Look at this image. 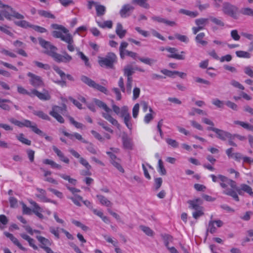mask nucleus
<instances>
[{
  "instance_id": "nucleus-52",
  "label": "nucleus",
  "mask_w": 253,
  "mask_h": 253,
  "mask_svg": "<svg viewBox=\"0 0 253 253\" xmlns=\"http://www.w3.org/2000/svg\"><path fill=\"white\" fill-rule=\"evenodd\" d=\"M33 63L39 68L43 69L45 70H49L50 69V66L47 64H43L37 61H34Z\"/></svg>"
},
{
  "instance_id": "nucleus-53",
  "label": "nucleus",
  "mask_w": 253,
  "mask_h": 253,
  "mask_svg": "<svg viewBox=\"0 0 253 253\" xmlns=\"http://www.w3.org/2000/svg\"><path fill=\"white\" fill-rule=\"evenodd\" d=\"M240 12L245 15L253 16V9L251 8H243L241 9Z\"/></svg>"
},
{
  "instance_id": "nucleus-41",
  "label": "nucleus",
  "mask_w": 253,
  "mask_h": 253,
  "mask_svg": "<svg viewBox=\"0 0 253 253\" xmlns=\"http://www.w3.org/2000/svg\"><path fill=\"white\" fill-rule=\"evenodd\" d=\"M158 171L162 175L167 174V170L164 166L163 161L161 159L158 161Z\"/></svg>"
},
{
  "instance_id": "nucleus-9",
  "label": "nucleus",
  "mask_w": 253,
  "mask_h": 253,
  "mask_svg": "<svg viewBox=\"0 0 253 253\" xmlns=\"http://www.w3.org/2000/svg\"><path fill=\"white\" fill-rule=\"evenodd\" d=\"M49 56L58 63H68L72 60V57L66 52H64L63 55L56 53V51L49 53Z\"/></svg>"
},
{
  "instance_id": "nucleus-33",
  "label": "nucleus",
  "mask_w": 253,
  "mask_h": 253,
  "mask_svg": "<svg viewBox=\"0 0 253 253\" xmlns=\"http://www.w3.org/2000/svg\"><path fill=\"white\" fill-rule=\"evenodd\" d=\"M205 36V34L204 33H200L198 34L195 38L196 42L203 46L206 45L208 44V42L206 41L203 40Z\"/></svg>"
},
{
  "instance_id": "nucleus-17",
  "label": "nucleus",
  "mask_w": 253,
  "mask_h": 253,
  "mask_svg": "<svg viewBox=\"0 0 253 253\" xmlns=\"http://www.w3.org/2000/svg\"><path fill=\"white\" fill-rule=\"evenodd\" d=\"M134 9V7L130 4H124L120 11V16L122 18H126L128 17Z\"/></svg>"
},
{
  "instance_id": "nucleus-28",
  "label": "nucleus",
  "mask_w": 253,
  "mask_h": 253,
  "mask_svg": "<svg viewBox=\"0 0 253 253\" xmlns=\"http://www.w3.org/2000/svg\"><path fill=\"white\" fill-rule=\"evenodd\" d=\"M96 197L101 205H104L108 207H111L112 206V203L105 196L102 195H97Z\"/></svg>"
},
{
  "instance_id": "nucleus-22",
  "label": "nucleus",
  "mask_w": 253,
  "mask_h": 253,
  "mask_svg": "<svg viewBox=\"0 0 253 253\" xmlns=\"http://www.w3.org/2000/svg\"><path fill=\"white\" fill-rule=\"evenodd\" d=\"M52 149L61 161L66 164L69 163V159L67 157H65L64 154L57 147L55 146H53Z\"/></svg>"
},
{
  "instance_id": "nucleus-45",
  "label": "nucleus",
  "mask_w": 253,
  "mask_h": 253,
  "mask_svg": "<svg viewBox=\"0 0 253 253\" xmlns=\"http://www.w3.org/2000/svg\"><path fill=\"white\" fill-rule=\"evenodd\" d=\"M128 43L126 42H122L120 46L119 50L121 58L123 59L125 57V52L127 47Z\"/></svg>"
},
{
  "instance_id": "nucleus-23",
  "label": "nucleus",
  "mask_w": 253,
  "mask_h": 253,
  "mask_svg": "<svg viewBox=\"0 0 253 253\" xmlns=\"http://www.w3.org/2000/svg\"><path fill=\"white\" fill-rule=\"evenodd\" d=\"M62 133L64 135L67 137H68L70 139H73V137H75L77 139L81 141L83 143H87V141L84 139L82 136L78 133L75 132L73 134H70L65 131H63Z\"/></svg>"
},
{
  "instance_id": "nucleus-64",
  "label": "nucleus",
  "mask_w": 253,
  "mask_h": 253,
  "mask_svg": "<svg viewBox=\"0 0 253 253\" xmlns=\"http://www.w3.org/2000/svg\"><path fill=\"white\" fill-rule=\"evenodd\" d=\"M225 104L229 108H231L234 111H237L238 109V105L235 104V103L231 102L230 101H227L225 103Z\"/></svg>"
},
{
  "instance_id": "nucleus-62",
  "label": "nucleus",
  "mask_w": 253,
  "mask_h": 253,
  "mask_svg": "<svg viewBox=\"0 0 253 253\" xmlns=\"http://www.w3.org/2000/svg\"><path fill=\"white\" fill-rule=\"evenodd\" d=\"M195 113H197L198 114H202L203 115H206V113L203 111L202 110H201L200 109L193 108L192 109V111L189 113V115L190 116H194L195 115Z\"/></svg>"
},
{
  "instance_id": "nucleus-50",
  "label": "nucleus",
  "mask_w": 253,
  "mask_h": 253,
  "mask_svg": "<svg viewBox=\"0 0 253 253\" xmlns=\"http://www.w3.org/2000/svg\"><path fill=\"white\" fill-rule=\"evenodd\" d=\"M140 228L147 236H153L154 235L153 231L152 230H151L149 227L144 226V225H141V226H140Z\"/></svg>"
},
{
  "instance_id": "nucleus-5",
  "label": "nucleus",
  "mask_w": 253,
  "mask_h": 253,
  "mask_svg": "<svg viewBox=\"0 0 253 253\" xmlns=\"http://www.w3.org/2000/svg\"><path fill=\"white\" fill-rule=\"evenodd\" d=\"M81 80L89 86L95 88L105 94H108V91L106 87L96 84L94 81L92 80L87 76L82 75L81 77Z\"/></svg>"
},
{
  "instance_id": "nucleus-49",
  "label": "nucleus",
  "mask_w": 253,
  "mask_h": 253,
  "mask_svg": "<svg viewBox=\"0 0 253 253\" xmlns=\"http://www.w3.org/2000/svg\"><path fill=\"white\" fill-rule=\"evenodd\" d=\"M57 175H58L59 176L62 177L63 179L68 180L69 182L71 183L72 184L75 185L77 183V180L75 179H73L71 178L69 176L64 174H61V173H58Z\"/></svg>"
},
{
  "instance_id": "nucleus-20",
  "label": "nucleus",
  "mask_w": 253,
  "mask_h": 253,
  "mask_svg": "<svg viewBox=\"0 0 253 253\" xmlns=\"http://www.w3.org/2000/svg\"><path fill=\"white\" fill-rule=\"evenodd\" d=\"M29 202L33 207V209L32 210L33 212L40 218L42 219L43 218V215L41 213L42 211V209L35 201L30 200Z\"/></svg>"
},
{
  "instance_id": "nucleus-63",
  "label": "nucleus",
  "mask_w": 253,
  "mask_h": 253,
  "mask_svg": "<svg viewBox=\"0 0 253 253\" xmlns=\"http://www.w3.org/2000/svg\"><path fill=\"white\" fill-rule=\"evenodd\" d=\"M210 19L215 24L218 25L221 27H223L224 26V23L220 19L214 17H210Z\"/></svg>"
},
{
  "instance_id": "nucleus-2",
  "label": "nucleus",
  "mask_w": 253,
  "mask_h": 253,
  "mask_svg": "<svg viewBox=\"0 0 253 253\" xmlns=\"http://www.w3.org/2000/svg\"><path fill=\"white\" fill-rule=\"evenodd\" d=\"M93 102L98 107L102 108L105 111V113H102V115L103 117L111 123L113 125L116 126L118 128H119L120 125L119 124L117 120L113 118L110 114L109 113L111 112V109L109 108L107 105L101 100H100L96 98L93 99Z\"/></svg>"
},
{
  "instance_id": "nucleus-35",
  "label": "nucleus",
  "mask_w": 253,
  "mask_h": 253,
  "mask_svg": "<svg viewBox=\"0 0 253 253\" xmlns=\"http://www.w3.org/2000/svg\"><path fill=\"white\" fill-rule=\"evenodd\" d=\"M234 123L236 125H239L242 126L243 128L251 131H253V126L251 125L248 123L240 121H235Z\"/></svg>"
},
{
  "instance_id": "nucleus-42",
  "label": "nucleus",
  "mask_w": 253,
  "mask_h": 253,
  "mask_svg": "<svg viewBox=\"0 0 253 253\" xmlns=\"http://www.w3.org/2000/svg\"><path fill=\"white\" fill-rule=\"evenodd\" d=\"M179 12L191 17H196L198 15V13L197 11H191L184 9H180Z\"/></svg>"
},
{
  "instance_id": "nucleus-6",
  "label": "nucleus",
  "mask_w": 253,
  "mask_h": 253,
  "mask_svg": "<svg viewBox=\"0 0 253 253\" xmlns=\"http://www.w3.org/2000/svg\"><path fill=\"white\" fill-rule=\"evenodd\" d=\"M2 8H6L7 10H4L1 11L3 16L8 20H11V17H13L17 19H23L24 16L16 11L11 7L8 5L5 4Z\"/></svg>"
},
{
  "instance_id": "nucleus-13",
  "label": "nucleus",
  "mask_w": 253,
  "mask_h": 253,
  "mask_svg": "<svg viewBox=\"0 0 253 253\" xmlns=\"http://www.w3.org/2000/svg\"><path fill=\"white\" fill-rule=\"evenodd\" d=\"M208 18H200L195 20V22L197 27L192 28V31L194 35H196L199 31L203 30L204 27L209 23Z\"/></svg>"
},
{
  "instance_id": "nucleus-43",
  "label": "nucleus",
  "mask_w": 253,
  "mask_h": 253,
  "mask_svg": "<svg viewBox=\"0 0 253 253\" xmlns=\"http://www.w3.org/2000/svg\"><path fill=\"white\" fill-rule=\"evenodd\" d=\"M15 24L20 27L23 28H32V24L26 20H21L19 21L15 22Z\"/></svg>"
},
{
  "instance_id": "nucleus-46",
  "label": "nucleus",
  "mask_w": 253,
  "mask_h": 253,
  "mask_svg": "<svg viewBox=\"0 0 253 253\" xmlns=\"http://www.w3.org/2000/svg\"><path fill=\"white\" fill-rule=\"evenodd\" d=\"M17 92L22 95H27L31 97L32 96V89L30 91H28L25 88L20 85L17 86Z\"/></svg>"
},
{
  "instance_id": "nucleus-29",
  "label": "nucleus",
  "mask_w": 253,
  "mask_h": 253,
  "mask_svg": "<svg viewBox=\"0 0 253 253\" xmlns=\"http://www.w3.org/2000/svg\"><path fill=\"white\" fill-rule=\"evenodd\" d=\"M122 139L124 147L127 149H132V143L131 139L126 135L123 136Z\"/></svg>"
},
{
  "instance_id": "nucleus-21",
  "label": "nucleus",
  "mask_w": 253,
  "mask_h": 253,
  "mask_svg": "<svg viewBox=\"0 0 253 253\" xmlns=\"http://www.w3.org/2000/svg\"><path fill=\"white\" fill-rule=\"evenodd\" d=\"M4 234L7 238H9L10 240L13 242V243L15 245L17 246L20 250L24 252L27 251V249L23 247L21 243L17 240V239L12 234L7 232H4Z\"/></svg>"
},
{
  "instance_id": "nucleus-25",
  "label": "nucleus",
  "mask_w": 253,
  "mask_h": 253,
  "mask_svg": "<svg viewBox=\"0 0 253 253\" xmlns=\"http://www.w3.org/2000/svg\"><path fill=\"white\" fill-rule=\"evenodd\" d=\"M63 41L68 43L67 49L71 52L75 50V45L74 44V40L71 35L68 36V38L63 39Z\"/></svg>"
},
{
  "instance_id": "nucleus-39",
  "label": "nucleus",
  "mask_w": 253,
  "mask_h": 253,
  "mask_svg": "<svg viewBox=\"0 0 253 253\" xmlns=\"http://www.w3.org/2000/svg\"><path fill=\"white\" fill-rule=\"evenodd\" d=\"M138 60L141 61V62L148 65L149 66H152L153 64L156 62V60L150 58H143V57H139L138 58Z\"/></svg>"
},
{
  "instance_id": "nucleus-37",
  "label": "nucleus",
  "mask_w": 253,
  "mask_h": 253,
  "mask_svg": "<svg viewBox=\"0 0 253 253\" xmlns=\"http://www.w3.org/2000/svg\"><path fill=\"white\" fill-rule=\"evenodd\" d=\"M33 113L35 116H37L42 119L48 121H49L50 120V117L47 114H45L42 111L34 110L33 111Z\"/></svg>"
},
{
  "instance_id": "nucleus-55",
  "label": "nucleus",
  "mask_w": 253,
  "mask_h": 253,
  "mask_svg": "<svg viewBox=\"0 0 253 253\" xmlns=\"http://www.w3.org/2000/svg\"><path fill=\"white\" fill-rule=\"evenodd\" d=\"M132 78H127V83L126 84V92L127 94H130L131 92V87L132 84Z\"/></svg>"
},
{
  "instance_id": "nucleus-44",
  "label": "nucleus",
  "mask_w": 253,
  "mask_h": 253,
  "mask_svg": "<svg viewBox=\"0 0 253 253\" xmlns=\"http://www.w3.org/2000/svg\"><path fill=\"white\" fill-rule=\"evenodd\" d=\"M17 139L22 143L27 145H31V141L25 138L24 135L23 133H20L18 135L16 136Z\"/></svg>"
},
{
  "instance_id": "nucleus-16",
  "label": "nucleus",
  "mask_w": 253,
  "mask_h": 253,
  "mask_svg": "<svg viewBox=\"0 0 253 253\" xmlns=\"http://www.w3.org/2000/svg\"><path fill=\"white\" fill-rule=\"evenodd\" d=\"M37 96L39 99L41 100H49L51 97L47 90L43 89L42 92H39L36 88L32 89V96L31 97Z\"/></svg>"
},
{
  "instance_id": "nucleus-38",
  "label": "nucleus",
  "mask_w": 253,
  "mask_h": 253,
  "mask_svg": "<svg viewBox=\"0 0 253 253\" xmlns=\"http://www.w3.org/2000/svg\"><path fill=\"white\" fill-rule=\"evenodd\" d=\"M97 25L99 27H100L101 28H111L113 26V23L112 21L111 20H108L104 22L103 23H102L101 22L98 21L97 20H96Z\"/></svg>"
},
{
  "instance_id": "nucleus-56",
  "label": "nucleus",
  "mask_w": 253,
  "mask_h": 253,
  "mask_svg": "<svg viewBox=\"0 0 253 253\" xmlns=\"http://www.w3.org/2000/svg\"><path fill=\"white\" fill-rule=\"evenodd\" d=\"M112 164L116 167L120 172H124V169L123 168V167L120 165V160L117 159V160H115L113 161H112L111 162Z\"/></svg>"
},
{
  "instance_id": "nucleus-31",
  "label": "nucleus",
  "mask_w": 253,
  "mask_h": 253,
  "mask_svg": "<svg viewBox=\"0 0 253 253\" xmlns=\"http://www.w3.org/2000/svg\"><path fill=\"white\" fill-rule=\"evenodd\" d=\"M95 10L97 16L101 17L105 14L106 12V7L103 5L97 3L95 5Z\"/></svg>"
},
{
  "instance_id": "nucleus-1",
  "label": "nucleus",
  "mask_w": 253,
  "mask_h": 253,
  "mask_svg": "<svg viewBox=\"0 0 253 253\" xmlns=\"http://www.w3.org/2000/svg\"><path fill=\"white\" fill-rule=\"evenodd\" d=\"M227 183L232 188L235 189V191L232 189L225 190L223 191V193L226 195L232 197L236 201L239 202L240 201L238 194L243 196L245 192L248 193L250 196L253 197L252 188L249 185L242 183L240 184L239 187H237L236 182L231 179H229Z\"/></svg>"
},
{
  "instance_id": "nucleus-15",
  "label": "nucleus",
  "mask_w": 253,
  "mask_h": 253,
  "mask_svg": "<svg viewBox=\"0 0 253 253\" xmlns=\"http://www.w3.org/2000/svg\"><path fill=\"white\" fill-rule=\"evenodd\" d=\"M38 40L40 44L45 49L44 53L49 56L50 53L57 50V48L52 45L50 42L44 40L42 38H39Z\"/></svg>"
},
{
  "instance_id": "nucleus-57",
  "label": "nucleus",
  "mask_w": 253,
  "mask_h": 253,
  "mask_svg": "<svg viewBox=\"0 0 253 253\" xmlns=\"http://www.w3.org/2000/svg\"><path fill=\"white\" fill-rule=\"evenodd\" d=\"M87 144L86 146V149L91 154H96L97 150L95 148L94 146L91 143L87 141V143H85Z\"/></svg>"
},
{
  "instance_id": "nucleus-60",
  "label": "nucleus",
  "mask_w": 253,
  "mask_h": 253,
  "mask_svg": "<svg viewBox=\"0 0 253 253\" xmlns=\"http://www.w3.org/2000/svg\"><path fill=\"white\" fill-rule=\"evenodd\" d=\"M78 54L79 56H80L82 60L84 62V64L86 66H90V63L88 61V58L83 53V52L81 51H79Z\"/></svg>"
},
{
  "instance_id": "nucleus-19",
  "label": "nucleus",
  "mask_w": 253,
  "mask_h": 253,
  "mask_svg": "<svg viewBox=\"0 0 253 253\" xmlns=\"http://www.w3.org/2000/svg\"><path fill=\"white\" fill-rule=\"evenodd\" d=\"M188 203L189 204V208L195 211L203 209V207L200 206L202 204V200L200 198L189 200L188 201Z\"/></svg>"
},
{
  "instance_id": "nucleus-34",
  "label": "nucleus",
  "mask_w": 253,
  "mask_h": 253,
  "mask_svg": "<svg viewBox=\"0 0 253 253\" xmlns=\"http://www.w3.org/2000/svg\"><path fill=\"white\" fill-rule=\"evenodd\" d=\"M38 14L42 17H43L44 18H51V19H55V16L52 14L50 12L43 10H39L38 11Z\"/></svg>"
},
{
  "instance_id": "nucleus-10",
  "label": "nucleus",
  "mask_w": 253,
  "mask_h": 253,
  "mask_svg": "<svg viewBox=\"0 0 253 253\" xmlns=\"http://www.w3.org/2000/svg\"><path fill=\"white\" fill-rule=\"evenodd\" d=\"M27 76L30 77L29 82L30 84L34 87L38 88L44 86L43 81L40 76L31 72H29Z\"/></svg>"
},
{
  "instance_id": "nucleus-51",
  "label": "nucleus",
  "mask_w": 253,
  "mask_h": 253,
  "mask_svg": "<svg viewBox=\"0 0 253 253\" xmlns=\"http://www.w3.org/2000/svg\"><path fill=\"white\" fill-rule=\"evenodd\" d=\"M236 54L238 57L240 58H250L251 57V54L250 53L242 50L237 51L236 52Z\"/></svg>"
},
{
  "instance_id": "nucleus-30",
  "label": "nucleus",
  "mask_w": 253,
  "mask_h": 253,
  "mask_svg": "<svg viewBox=\"0 0 253 253\" xmlns=\"http://www.w3.org/2000/svg\"><path fill=\"white\" fill-rule=\"evenodd\" d=\"M63 32L61 31H54L52 32V36L56 38H60L62 41L63 39L68 38L71 34L68 32L67 34H63Z\"/></svg>"
},
{
  "instance_id": "nucleus-32",
  "label": "nucleus",
  "mask_w": 253,
  "mask_h": 253,
  "mask_svg": "<svg viewBox=\"0 0 253 253\" xmlns=\"http://www.w3.org/2000/svg\"><path fill=\"white\" fill-rule=\"evenodd\" d=\"M37 190L40 193L39 194L37 195V197L41 199L44 202H49L50 200L47 198L45 196V191L42 189L37 188Z\"/></svg>"
},
{
  "instance_id": "nucleus-40",
  "label": "nucleus",
  "mask_w": 253,
  "mask_h": 253,
  "mask_svg": "<svg viewBox=\"0 0 253 253\" xmlns=\"http://www.w3.org/2000/svg\"><path fill=\"white\" fill-rule=\"evenodd\" d=\"M43 163L44 164L50 165L52 168H56L59 169H62V167L61 165L56 163L53 161L49 159L44 160Z\"/></svg>"
},
{
  "instance_id": "nucleus-12",
  "label": "nucleus",
  "mask_w": 253,
  "mask_h": 253,
  "mask_svg": "<svg viewBox=\"0 0 253 253\" xmlns=\"http://www.w3.org/2000/svg\"><path fill=\"white\" fill-rule=\"evenodd\" d=\"M207 130L214 132L217 135V138L222 141H225L228 138H231V133L230 132L217 128L208 127Z\"/></svg>"
},
{
  "instance_id": "nucleus-8",
  "label": "nucleus",
  "mask_w": 253,
  "mask_h": 253,
  "mask_svg": "<svg viewBox=\"0 0 253 253\" xmlns=\"http://www.w3.org/2000/svg\"><path fill=\"white\" fill-rule=\"evenodd\" d=\"M66 105L64 104H63L62 107L54 106L52 108V110L49 112V114L54 118L58 122L64 123V119L59 113H63L64 111H66Z\"/></svg>"
},
{
  "instance_id": "nucleus-24",
  "label": "nucleus",
  "mask_w": 253,
  "mask_h": 253,
  "mask_svg": "<svg viewBox=\"0 0 253 253\" xmlns=\"http://www.w3.org/2000/svg\"><path fill=\"white\" fill-rule=\"evenodd\" d=\"M152 19L154 21H157L159 23H163L166 24L167 25H169L170 26H173L176 25V23L174 21H169L159 16H153L152 17Z\"/></svg>"
},
{
  "instance_id": "nucleus-14",
  "label": "nucleus",
  "mask_w": 253,
  "mask_h": 253,
  "mask_svg": "<svg viewBox=\"0 0 253 253\" xmlns=\"http://www.w3.org/2000/svg\"><path fill=\"white\" fill-rule=\"evenodd\" d=\"M36 238L41 243L40 245L41 248L43 249L47 253H54L49 247L51 246V243L48 239L41 236H37Z\"/></svg>"
},
{
  "instance_id": "nucleus-36",
  "label": "nucleus",
  "mask_w": 253,
  "mask_h": 253,
  "mask_svg": "<svg viewBox=\"0 0 253 253\" xmlns=\"http://www.w3.org/2000/svg\"><path fill=\"white\" fill-rule=\"evenodd\" d=\"M134 68H133L131 66H127L125 67L124 69V75L126 76L127 78H132V75L134 73Z\"/></svg>"
},
{
  "instance_id": "nucleus-48",
  "label": "nucleus",
  "mask_w": 253,
  "mask_h": 253,
  "mask_svg": "<svg viewBox=\"0 0 253 253\" xmlns=\"http://www.w3.org/2000/svg\"><path fill=\"white\" fill-rule=\"evenodd\" d=\"M214 221L213 220H210L209 222L208 226L207 229V236L208 235V232L211 233H214L216 232V228L214 225Z\"/></svg>"
},
{
  "instance_id": "nucleus-47",
  "label": "nucleus",
  "mask_w": 253,
  "mask_h": 253,
  "mask_svg": "<svg viewBox=\"0 0 253 253\" xmlns=\"http://www.w3.org/2000/svg\"><path fill=\"white\" fill-rule=\"evenodd\" d=\"M73 202L78 206H81V202L83 201L82 197L78 195H75L74 197L69 198Z\"/></svg>"
},
{
  "instance_id": "nucleus-54",
  "label": "nucleus",
  "mask_w": 253,
  "mask_h": 253,
  "mask_svg": "<svg viewBox=\"0 0 253 253\" xmlns=\"http://www.w3.org/2000/svg\"><path fill=\"white\" fill-rule=\"evenodd\" d=\"M165 246L168 249L169 242L172 241V237L168 234H165L162 236Z\"/></svg>"
},
{
  "instance_id": "nucleus-7",
  "label": "nucleus",
  "mask_w": 253,
  "mask_h": 253,
  "mask_svg": "<svg viewBox=\"0 0 253 253\" xmlns=\"http://www.w3.org/2000/svg\"><path fill=\"white\" fill-rule=\"evenodd\" d=\"M238 8L236 6L228 2H224L222 4V10L224 14L228 15L232 18L237 19L238 16L237 12Z\"/></svg>"
},
{
  "instance_id": "nucleus-3",
  "label": "nucleus",
  "mask_w": 253,
  "mask_h": 253,
  "mask_svg": "<svg viewBox=\"0 0 253 253\" xmlns=\"http://www.w3.org/2000/svg\"><path fill=\"white\" fill-rule=\"evenodd\" d=\"M9 121L20 127H26L30 128L33 132L38 135H43V132L38 128L36 124L28 120L24 119L22 121H19L13 118H11L9 119Z\"/></svg>"
},
{
  "instance_id": "nucleus-4",
  "label": "nucleus",
  "mask_w": 253,
  "mask_h": 253,
  "mask_svg": "<svg viewBox=\"0 0 253 253\" xmlns=\"http://www.w3.org/2000/svg\"><path fill=\"white\" fill-rule=\"evenodd\" d=\"M117 62V57L113 52H109L104 57L99 58L98 63L101 67L114 69V64Z\"/></svg>"
},
{
  "instance_id": "nucleus-27",
  "label": "nucleus",
  "mask_w": 253,
  "mask_h": 253,
  "mask_svg": "<svg viewBox=\"0 0 253 253\" xmlns=\"http://www.w3.org/2000/svg\"><path fill=\"white\" fill-rule=\"evenodd\" d=\"M116 33L120 39H123L126 33V31L123 29V26L120 23H118Z\"/></svg>"
},
{
  "instance_id": "nucleus-26",
  "label": "nucleus",
  "mask_w": 253,
  "mask_h": 253,
  "mask_svg": "<svg viewBox=\"0 0 253 253\" xmlns=\"http://www.w3.org/2000/svg\"><path fill=\"white\" fill-rule=\"evenodd\" d=\"M148 0H132L131 3L139 5L146 9H148L150 7V5L147 2Z\"/></svg>"
},
{
  "instance_id": "nucleus-61",
  "label": "nucleus",
  "mask_w": 253,
  "mask_h": 253,
  "mask_svg": "<svg viewBox=\"0 0 253 253\" xmlns=\"http://www.w3.org/2000/svg\"><path fill=\"white\" fill-rule=\"evenodd\" d=\"M53 69L60 76L62 79H65L66 74L57 66H53Z\"/></svg>"
},
{
  "instance_id": "nucleus-18",
  "label": "nucleus",
  "mask_w": 253,
  "mask_h": 253,
  "mask_svg": "<svg viewBox=\"0 0 253 253\" xmlns=\"http://www.w3.org/2000/svg\"><path fill=\"white\" fill-rule=\"evenodd\" d=\"M166 50L171 53V54L168 55V57L169 58H174L178 60H184L185 59L184 56L176 53L177 51V49L176 48L169 47L166 48Z\"/></svg>"
},
{
  "instance_id": "nucleus-11",
  "label": "nucleus",
  "mask_w": 253,
  "mask_h": 253,
  "mask_svg": "<svg viewBox=\"0 0 253 253\" xmlns=\"http://www.w3.org/2000/svg\"><path fill=\"white\" fill-rule=\"evenodd\" d=\"M121 117L124 118V122L127 127L131 130L132 125L131 123V116L128 112V108L126 106H124L121 108Z\"/></svg>"
},
{
  "instance_id": "nucleus-58",
  "label": "nucleus",
  "mask_w": 253,
  "mask_h": 253,
  "mask_svg": "<svg viewBox=\"0 0 253 253\" xmlns=\"http://www.w3.org/2000/svg\"><path fill=\"white\" fill-rule=\"evenodd\" d=\"M51 26L54 29L60 30L64 33V34H67L68 32H69V31L62 25H60L57 24H52Z\"/></svg>"
},
{
  "instance_id": "nucleus-59",
  "label": "nucleus",
  "mask_w": 253,
  "mask_h": 253,
  "mask_svg": "<svg viewBox=\"0 0 253 253\" xmlns=\"http://www.w3.org/2000/svg\"><path fill=\"white\" fill-rule=\"evenodd\" d=\"M68 117L70 123L72 125H73L76 128H82L83 127L84 125L82 124L75 121L73 117L71 116H68Z\"/></svg>"
}]
</instances>
